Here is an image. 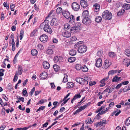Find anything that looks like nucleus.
Returning <instances> with one entry per match:
<instances>
[{"label": "nucleus", "mask_w": 130, "mask_h": 130, "mask_svg": "<svg viewBox=\"0 0 130 130\" xmlns=\"http://www.w3.org/2000/svg\"><path fill=\"white\" fill-rule=\"evenodd\" d=\"M49 21L48 20H45L40 25L41 28H43L44 31L48 33L51 34L52 32V30L49 25Z\"/></svg>", "instance_id": "obj_1"}, {"label": "nucleus", "mask_w": 130, "mask_h": 130, "mask_svg": "<svg viewBox=\"0 0 130 130\" xmlns=\"http://www.w3.org/2000/svg\"><path fill=\"white\" fill-rule=\"evenodd\" d=\"M112 16V14L108 10L105 11L102 14V18L105 20H110L111 19Z\"/></svg>", "instance_id": "obj_2"}, {"label": "nucleus", "mask_w": 130, "mask_h": 130, "mask_svg": "<svg viewBox=\"0 0 130 130\" xmlns=\"http://www.w3.org/2000/svg\"><path fill=\"white\" fill-rule=\"evenodd\" d=\"M87 50V47L85 45H84L78 47L77 51L80 53H83L85 52Z\"/></svg>", "instance_id": "obj_3"}, {"label": "nucleus", "mask_w": 130, "mask_h": 130, "mask_svg": "<svg viewBox=\"0 0 130 130\" xmlns=\"http://www.w3.org/2000/svg\"><path fill=\"white\" fill-rule=\"evenodd\" d=\"M73 9L75 11H78L80 9V6L79 4L76 2H74L72 5Z\"/></svg>", "instance_id": "obj_4"}, {"label": "nucleus", "mask_w": 130, "mask_h": 130, "mask_svg": "<svg viewBox=\"0 0 130 130\" xmlns=\"http://www.w3.org/2000/svg\"><path fill=\"white\" fill-rule=\"evenodd\" d=\"M47 36L45 34H43L40 37V40L41 41L43 42H45L47 40Z\"/></svg>", "instance_id": "obj_5"}, {"label": "nucleus", "mask_w": 130, "mask_h": 130, "mask_svg": "<svg viewBox=\"0 0 130 130\" xmlns=\"http://www.w3.org/2000/svg\"><path fill=\"white\" fill-rule=\"evenodd\" d=\"M109 109V107H107L106 108L104 109L102 111L99 112V113L95 117L96 118H97L99 116L106 113L108 111Z\"/></svg>", "instance_id": "obj_6"}, {"label": "nucleus", "mask_w": 130, "mask_h": 130, "mask_svg": "<svg viewBox=\"0 0 130 130\" xmlns=\"http://www.w3.org/2000/svg\"><path fill=\"white\" fill-rule=\"evenodd\" d=\"M58 20L56 18L53 19L51 22V25L52 26H57L58 23Z\"/></svg>", "instance_id": "obj_7"}, {"label": "nucleus", "mask_w": 130, "mask_h": 130, "mask_svg": "<svg viewBox=\"0 0 130 130\" xmlns=\"http://www.w3.org/2000/svg\"><path fill=\"white\" fill-rule=\"evenodd\" d=\"M62 14L63 16L67 19H68L70 17V13L67 11L64 10L62 12Z\"/></svg>", "instance_id": "obj_8"}, {"label": "nucleus", "mask_w": 130, "mask_h": 130, "mask_svg": "<svg viewBox=\"0 0 130 130\" xmlns=\"http://www.w3.org/2000/svg\"><path fill=\"white\" fill-rule=\"evenodd\" d=\"M102 63L101 59L100 58H99L96 60L95 65L96 67L99 68L102 66Z\"/></svg>", "instance_id": "obj_9"}, {"label": "nucleus", "mask_w": 130, "mask_h": 130, "mask_svg": "<svg viewBox=\"0 0 130 130\" xmlns=\"http://www.w3.org/2000/svg\"><path fill=\"white\" fill-rule=\"evenodd\" d=\"M82 18L83 19L82 22L84 24H88L90 23V20L88 17Z\"/></svg>", "instance_id": "obj_10"}, {"label": "nucleus", "mask_w": 130, "mask_h": 130, "mask_svg": "<svg viewBox=\"0 0 130 130\" xmlns=\"http://www.w3.org/2000/svg\"><path fill=\"white\" fill-rule=\"evenodd\" d=\"M62 35L64 37L67 38H69L71 36V33L69 31H66L63 32Z\"/></svg>", "instance_id": "obj_11"}, {"label": "nucleus", "mask_w": 130, "mask_h": 130, "mask_svg": "<svg viewBox=\"0 0 130 130\" xmlns=\"http://www.w3.org/2000/svg\"><path fill=\"white\" fill-rule=\"evenodd\" d=\"M80 3L81 6L83 8H86L88 6V3L86 0H81Z\"/></svg>", "instance_id": "obj_12"}, {"label": "nucleus", "mask_w": 130, "mask_h": 130, "mask_svg": "<svg viewBox=\"0 0 130 130\" xmlns=\"http://www.w3.org/2000/svg\"><path fill=\"white\" fill-rule=\"evenodd\" d=\"M23 71V68L22 66H19L18 67V71H17L15 73H18V75H21Z\"/></svg>", "instance_id": "obj_13"}, {"label": "nucleus", "mask_w": 130, "mask_h": 130, "mask_svg": "<svg viewBox=\"0 0 130 130\" xmlns=\"http://www.w3.org/2000/svg\"><path fill=\"white\" fill-rule=\"evenodd\" d=\"M47 76V73L45 72H43L40 74V78L42 79H45Z\"/></svg>", "instance_id": "obj_14"}, {"label": "nucleus", "mask_w": 130, "mask_h": 130, "mask_svg": "<svg viewBox=\"0 0 130 130\" xmlns=\"http://www.w3.org/2000/svg\"><path fill=\"white\" fill-rule=\"evenodd\" d=\"M110 65V63L109 62V60L106 59L104 64V67L105 69H107Z\"/></svg>", "instance_id": "obj_15"}, {"label": "nucleus", "mask_w": 130, "mask_h": 130, "mask_svg": "<svg viewBox=\"0 0 130 130\" xmlns=\"http://www.w3.org/2000/svg\"><path fill=\"white\" fill-rule=\"evenodd\" d=\"M89 15L88 11L87 10H85L83 12L82 17V18H88Z\"/></svg>", "instance_id": "obj_16"}, {"label": "nucleus", "mask_w": 130, "mask_h": 130, "mask_svg": "<svg viewBox=\"0 0 130 130\" xmlns=\"http://www.w3.org/2000/svg\"><path fill=\"white\" fill-rule=\"evenodd\" d=\"M62 59V58L60 56H57L55 57L54 59V61L56 63L60 61Z\"/></svg>", "instance_id": "obj_17"}, {"label": "nucleus", "mask_w": 130, "mask_h": 130, "mask_svg": "<svg viewBox=\"0 0 130 130\" xmlns=\"http://www.w3.org/2000/svg\"><path fill=\"white\" fill-rule=\"evenodd\" d=\"M106 123V120H101L100 122L96 123H95V125L96 126H99L103 125V124H104Z\"/></svg>", "instance_id": "obj_18"}, {"label": "nucleus", "mask_w": 130, "mask_h": 130, "mask_svg": "<svg viewBox=\"0 0 130 130\" xmlns=\"http://www.w3.org/2000/svg\"><path fill=\"white\" fill-rule=\"evenodd\" d=\"M123 63L126 65L127 67H128L130 65V60L129 59L125 58L123 61Z\"/></svg>", "instance_id": "obj_19"}, {"label": "nucleus", "mask_w": 130, "mask_h": 130, "mask_svg": "<svg viewBox=\"0 0 130 130\" xmlns=\"http://www.w3.org/2000/svg\"><path fill=\"white\" fill-rule=\"evenodd\" d=\"M43 68L45 69H48L50 67V64L47 61H45L43 63Z\"/></svg>", "instance_id": "obj_20"}, {"label": "nucleus", "mask_w": 130, "mask_h": 130, "mask_svg": "<svg viewBox=\"0 0 130 130\" xmlns=\"http://www.w3.org/2000/svg\"><path fill=\"white\" fill-rule=\"evenodd\" d=\"M79 28L77 27H72L70 29V31L71 32H75L78 31L79 30Z\"/></svg>", "instance_id": "obj_21"}, {"label": "nucleus", "mask_w": 130, "mask_h": 130, "mask_svg": "<svg viewBox=\"0 0 130 130\" xmlns=\"http://www.w3.org/2000/svg\"><path fill=\"white\" fill-rule=\"evenodd\" d=\"M31 54L32 55L35 56L37 55L38 53L37 51L34 49H32L31 51Z\"/></svg>", "instance_id": "obj_22"}, {"label": "nucleus", "mask_w": 130, "mask_h": 130, "mask_svg": "<svg viewBox=\"0 0 130 130\" xmlns=\"http://www.w3.org/2000/svg\"><path fill=\"white\" fill-rule=\"evenodd\" d=\"M74 84L71 82H69L67 84V87L68 88H71L74 86Z\"/></svg>", "instance_id": "obj_23"}, {"label": "nucleus", "mask_w": 130, "mask_h": 130, "mask_svg": "<svg viewBox=\"0 0 130 130\" xmlns=\"http://www.w3.org/2000/svg\"><path fill=\"white\" fill-rule=\"evenodd\" d=\"M76 50H71L69 52V54L72 56H74L76 55Z\"/></svg>", "instance_id": "obj_24"}, {"label": "nucleus", "mask_w": 130, "mask_h": 130, "mask_svg": "<svg viewBox=\"0 0 130 130\" xmlns=\"http://www.w3.org/2000/svg\"><path fill=\"white\" fill-rule=\"evenodd\" d=\"M125 125L128 126L130 125V117L128 118L125 122Z\"/></svg>", "instance_id": "obj_25"}, {"label": "nucleus", "mask_w": 130, "mask_h": 130, "mask_svg": "<svg viewBox=\"0 0 130 130\" xmlns=\"http://www.w3.org/2000/svg\"><path fill=\"white\" fill-rule=\"evenodd\" d=\"M76 59V58L74 57H70L68 59V61L71 63L74 62Z\"/></svg>", "instance_id": "obj_26"}, {"label": "nucleus", "mask_w": 130, "mask_h": 130, "mask_svg": "<svg viewBox=\"0 0 130 130\" xmlns=\"http://www.w3.org/2000/svg\"><path fill=\"white\" fill-rule=\"evenodd\" d=\"M123 7L126 10H128L130 8V4H124Z\"/></svg>", "instance_id": "obj_27"}, {"label": "nucleus", "mask_w": 130, "mask_h": 130, "mask_svg": "<svg viewBox=\"0 0 130 130\" xmlns=\"http://www.w3.org/2000/svg\"><path fill=\"white\" fill-rule=\"evenodd\" d=\"M70 26L69 24H64L63 29L64 30H67L70 28Z\"/></svg>", "instance_id": "obj_28"}, {"label": "nucleus", "mask_w": 130, "mask_h": 130, "mask_svg": "<svg viewBox=\"0 0 130 130\" xmlns=\"http://www.w3.org/2000/svg\"><path fill=\"white\" fill-rule=\"evenodd\" d=\"M93 122L92 121L90 118H88L85 121L86 124H88L92 123Z\"/></svg>", "instance_id": "obj_29"}, {"label": "nucleus", "mask_w": 130, "mask_h": 130, "mask_svg": "<svg viewBox=\"0 0 130 130\" xmlns=\"http://www.w3.org/2000/svg\"><path fill=\"white\" fill-rule=\"evenodd\" d=\"M83 42L82 41H80L79 42H77L76 44L75 45V46H76V47H79L80 46H83V45H84L83 44Z\"/></svg>", "instance_id": "obj_30"}, {"label": "nucleus", "mask_w": 130, "mask_h": 130, "mask_svg": "<svg viewBox=\"0 0 130 130\" xmlns=\"http://www.w3.org/2000/svg\"><path fill=\"white\" fill-rule=\"evenodd\" d=\"M125 53L126 55L128 57H130V50L127 49L125 51Z\"/></svg>", "instance_id": "obj_31"}, {"label": "nucleus", "mask_w": 130, "mask_h": 130, "mask_svg": "<svg viewBox=\"0 0 130 130\" xmlns=\"http://www.w3.org/2000/svg\"><path fill=\"white\" fill-rule=\"evenodd\" d=\"M53 68L55 71L57 72L59 70L60 68L58 65L55 64L53 66Z\"/></svg>", "instance_id": "obj_32"}, {"label": "nucleus", "mask_w": 130, "mask_h": 130, "mask_svg": "<svg viewBox=\"0 0 130 130\" xmlns=\"http://www.w3.org/2000/svg\"><path fill=\"white\" fill-rule=\"evenodd\" d=\"M102 20V18L100 16H97L95 18V21L98 23L100 22Z\"/></svg>", "instance_id": "obj_33"}, {"label": "nucleus", "mask_w": 130, "mask_h": 130, "mask_svg": "<svg viewBox=\"0 0 130 130\" xmlns=\"http://www.w3.org/2000/svg\"><path fill=\"white\" fill-rule=\"evenodd\" d=\"M24 31L23 30L21 29L20 32V40H21L23 37Z\"/></svg>", "instance_id": "obj_34"}, {"label": "nucleus", "mask_w": 130, "mask_h": 130, "mask_svg": "<svg viewBox=\"0 0 130 130\" xmlns=\"http://www.w3.org/2000/svg\"><path fill=\"white\" fill-rule=\"evenodd\" d=\"M117 71L116 70H112L110 71L108 73V75H113L115 73H117Z\"/></svg>", "instance_id": "obj_35"}, {"label": "nucleus", "mask_w": 130, "mask_h": 130, "mask_svg": "<svg viewBox=\"0 0 130 130\" xmlns=\"http://www.w3.org/2000/svg\"><path fill=\"white\" fill-rule=\"evenodd\" d=\"M46 52V53L48 55H52L54 53L53 50L51 49L47 50Z\"/></svg>", "instance_id": "obj_36"}, {"label": "nucleus", "mask_w": 130, "mask_h": 130, "mask_svg": "<svg viewBox=\"0 0 130 130\" xmlns=\"http://www.w3.org/2000/svg\"><path fill=\"white\" fill-rule=\"evenodd\" d=\"M82 69L84 72H87L88 70V68L86 66H83L82 68Z\"/></svg>", "instance_id": "obj_37"}, {"label": "nucleus", "mask_w": 130, "mask_h": 130, "mask_svg": "<svg viewBox=\"0 0 130 130\" xmlns=\"http://www.w3.org/2000/svg\"><path fill=\"white\" fill-rule=\"evenodd\" d=\"M46 101V100H44L42 99L40 100L37 103V105H38L40 104H42L45 103V102Z\"/></svg>", "instance_id": "obj_38"}, {"label": "nucleus", "mask_w": 130, "mask_h": 130, "mask_svg": "<svg viewBox=\"0 0 130 130\" xmlns=\"http://www.w3.org/2000/svg\"><path fill=\"white\" fill-rule=\"evenodd\" d=\"M81 97V95L79 94H76L73 98V100H75L76 99L80 98Z\"/></svg>", "instance_id": "obj_39"}, {"label": "nucleus", "mask_w": 130, "mask_h": 130, "mask_svg": "<svg viewBox=\"0 0 130 130\" xmlns=\"http://www.w3.org/2000/svg\"><path fill=\"white\" fill-rule=\"evenodd\" d=\"M85 79L82 78H80V82L79 84L82 85H84L85 84Z\"/></svg>", "instance_id": "obj_40"}, {"label": "nucleus", "mask_w": 130, "mask_h": 130, "mask_svg": "<svg viewBox=\"0 0 130 130\" xmlns=\"http://www.w3.org/2000/svg\"><path fill=\"white\" fill-rule=\"evenodd\" d=\"M75 69L77 70H80L82 68V66L80 64H77L75 67Z\"/></svg>", "instance_id": "obj_41"}, {"label": "nucleus", "mask_w": 130, "mask_h": 130, "mask_svg": "<svg viewBox=\"0 0 130 130\" xmlns=\"http://www.w3.org/2000/svg\"><path fill=\"white\" fill-rule=\"evenodd\" d=\"M64 77L63 78V82L64 83L68 81V76L66 74H64Z\"/></svg>", "instance_id": "obj_42"}, {"label": "nucleus", "mask_w": 130, "mask_h": 130, "mask_svg": "<svg viewBox=\"0 0 130 130\" xmlns=\"http://www.w3.org/2000/svg\"><path fill=\"white\" fill-rule=\"evenodd\" d=\"M108 55L110 57L112 58L116 55L113 52H110L109 54Z\"/></svg>", "instance_id": "obj_43"}, {"label": "nucleus", "mask_w": 130, "mask_h": 130, "mask_svg": "<svg viewBox=\"0 0 130 130\" xmlns=\"http://www.w3.org/2000/svg\"><path fill=\"white\" fill-rule=\"evenodd\" d=\"M18 73H15V75L14 76L13 79V81L14 82H15L17 80L18 78Z\"/></svg>", "instance_id": "obj_44"}, {"label": "nucleus", "mask_w": 130, "mask_h": 130, "mask_svg": "<svg viewBox=\"0 0 130 130\" xmlns=\"http://www.w3.org/2000/svg\"><path fill=\"white\" fill-rule=\"evenodd\" d=\"M62 10V9L61 8L58 7L57 9L56 12L58 14H59L61 12Z\"/></svg>", "instance_id": "obj_45"}, {"label": "nucleus", "mask_w": 130, "mask_h": 130, "mask_svg": "<svg viewBox=\"0 0 130 130\" xmlns=\"http://www.w3.org/2000/svg\"><path fill=\"white\" fill-rule=\"evenodd\" d=\"M102 52L101 51H99L97 52V56L100 58H101L102 57Z\"/></svg>", "instance_id": "obj_46"}, {"label": "nucleus", "mask_w": 130, "mask_h": 130, "mask_svg": "<svg viewBox=\"0 0 130 130\" xmlns=\"http://www.w3.org/2000/svg\"><path fill=\"white\" fill-rule=\"evenodd\" d=\"M45 106H41L40 107L39 109H37V110L36 111V112H38L39 111H40L41 110H43L44 109H45Z\"/></svg>", "instance_id": "obj_47"}, {"label": "nucleus", "mask_w": 130, "mask_h": 130, "mask_svg": "<svg viewBox=\"0 0 130 130\" xmlns=\"http://www.w3.org/2000/svg\"><path fill=\"white\" fill-rule=\"evenodd\" d=\"M93 7L95 9H99L100 8V6L97 4H95L93 5Z\"/></svg>", "instance_id": "obj_48"}, {"label": "nucleus", "mask_w": 130, "mask_h": 130, "mask_svg": "<svg viewBox=\"0 0 130 130\" xmlns=\"http://www.w3.org/2000/svg\"><path fill=\"white\" fill-rule=\"evenodd\" d=\"M118 76L117 75H116L113 78L112 82H118Z\"/></svg>", "instance_id": "obj_49"}, {"label": "nucleus", "mask_w": 130, "mask_h": 130, "mask_svg": "<svg viewBox=\"0 0 130 130\" xmlns=\"http://www.w3.org/2000/svg\"><path fill=\"white\" fill-rule=\"evenodd\" d=\"M15 5L13 4H11L10 5V8L11 9V10L12 11H13L14 10V9H13V8H14L15 7Z\"/></svg>", "instance_id": "obj_50"}, {"label": "nucleus", "mask_w": 130, "mask_h": 130, "mask_svg": "<svg viewBox=\"0 0 130 130\" xmlns=\"http://www.w3.org/2000/svg\"><path fill=\"white\" fill-rule=\"evenodd\" d=\"M4 71V70L2 69H0V76H2L4 75V74L3 72Z\"/></svg>", "instance_id": "obj_51"}, {"label": "nucleus", "mask_w": 130, "mask_h": 130, "mask_svg": "<svg viewBox=\"0 0 130 130\" xmlns=\"http://www.w3.org/2000/svg\"><path fill=\"white\" fill-rule=\"evenodd\" d=\"M17 99L20 100L22 102H24V99L23 97H22L20 96H17Z\"/></svg>", "instance_id": "obj_52"}, {"label": "nucleus", "mask_w": 130, "mask_h": 130, "mask_svg": "<svg viewBox=\"0 0 130 130\" xmlns=\"http://www.w3.org/2000/svg\"><path fill=\"white\" fill-rule=\"evenodd\" d=\"M39 49L40 50H42L43 49V47L42 45L40 44H39L37 46Z\"/></svg>", "instance_id": "obj_53"}, {"label": "nucleus", "mask_w": 130, "mask_h": 130, "mask_svg": "<svg viewBox=\"0 0 130 130\" xmlns=\"http://www.w3.org/2000/svg\"><path fill=\"white\" fill-rule=\"evenodd\" d=\"M37 30H33L31 32L30 34L31 36H35V34L37 31Z\"/></svg>", "instance_id": "obj_54"}, {"label": "nucleus", "mask_w": 130, "mask_h": 130, "mask_svg": "<svg viewBox=\"0 0 130 130\" xmlns=\"http://www.w3.org/2000/svg\"><path fill=\"white\" fill-rule=\"evenodd\" d=\"M4 13L3 12H2L1 13V20H3L4 18H5L4 15Z\"/></svg>", "instance_id": "obj_55"}, {"label": "nucleus", "mask_w": 130, "mask_h": 130, "mask_svg": "<svg viewBox=\"0 0 130 130\" xmlns=\"http://www.w3.org/2000/svg\"><path fill=\"white\" fill-rule=\"evenodd\" d=\"M101 84H100V86L101 87H103L105 85V83L103 81L101 82V80L100 82Z\"/></svg>", "instance_id": "obj_56"}, {"label": "nucleus", "mask_w": 130, "mask_h": 130, "mask_svg": "<svg viewBox=\"0 0 130 130\" xmlns=\"http://www.w3.org/2000/svg\"><path fill=\"white\" fill-rule=\"evenodd\" d=\"M96 82L95 81H93V82H90L89 84V85L90 86L94 85L96 84Z\"/></svg>", "instance_id": "obj_57"}, {"label": "nucleus", "mask_w": 130, "mask_h": 130, "mask_svg": "<svg viewBox=\"0 0 130 130\" xmlns=\"http://www.w3.org/2000/svg\"><path fill=\"white\" fill-rule=\"evenodd\" d=\"M122 85L121 83L118 84L115 87L116 89H118L120 88Z\"/></svg>", "instance_id": "obj_58"}, {"label": "nucleus", "mask_w": 130, "mask_h": 130, "mask_svg": "<svg viewBox=\"0 0 130 130\" xmlns=\"http://www.w3.org/2000/svg\"><path fill=\"white\" fill-rule=\"evenodd\" d=\"M8 88L10 90H11L12 88V85L11 84H9L8 85Z\"/></svg>", "instance_id": "obj_59"}, {"label": "nucleus", "mask_w": 130, "mask_h": 130, "mask_svg": "<svg viewBox=\"0 0 130 130\" xmlns=\"http://www.w3.org/2000/svg\"><path fill=\"white\" fill-rule=\"evenodd\" d=\"M105 105L102 106L100 108H98V109L100 112L102 110L105 108Z\"/></svg>", "instance_id": "obj_60"}, {"label": "nucleus", "mask_w": 130, "mask_h": 130, "mask_svg": "<svg viewBox=\"0 0 130 130\" xmlns=\"http://www.w3.org/2000/svg\"><path fill=\"white\" fill-rule=\"evenodd\" d=\"M129 83V82L128 80L126 81L121 83V84L122 85H126L128 84Z\"/></svg>", "instance_id": "obj_61"}, {"label": "nucleus", "mask_w": 130, "mask_h": 130, "mask_svg": "<svg viewBox=\"0 0 130 130\" xmlns=\"http://www.w3.org/2000/svg\"><path fill=\"white\" fill-rule=\"evenodd\" d=\"M114 89V87H113L112 86L110 88H109V90L108 91L109 93H110Z\"/></svg>", "instance_id": "obj_62"}, {"label": "nucleus", "mask_w": 130, "mask_h": 130, "mask_svg": "<svg viewBox=\"0 0 130 130\" xmlns=\"http://www.w3.org/2000/svg\"><path fill=\"white\" fill-rule=\"evenodd\" d=\"M86 107H87V106L85 105H84L83 106L80 107V109L81 110H82H82L84 109Z\"/></svg>", "instance_id": "obj_63"}, {"label": "nucleus", "mask_w": 130, "mask_h": 130, "mask_svg": "<svg viewBox=\"0 0 130 130\" xmlns=\"http://www.w3.org/2000/svg\"><path fill=\"white\" fill-rule=\"evenodd\" d=\"M71 40L72 41H75L77 40V38L75 37L72 36L71 38Z\"/></svg>", "instance_id": "obj_64"}]
</instances>
